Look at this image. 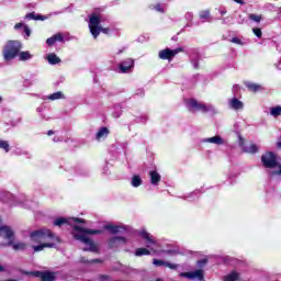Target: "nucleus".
<instances>
[{"label":"nucleus","instance_id":"f257e3e1","mask_svg":"<svg viewBox=\"0 0 281 281\" xmlns=\"http://www.w3.org/2000/svg\"><path fill=\"white\" fill-rule=\"evenodd\" d=\"M32 243H38L40 245L33 246L35 252L43 251L45 247L54 249L56 245H59L60 237L56 236L49 228H41L30 234Z\"/></svg>","mask_w":281,"mask_h":281},{"label":"nucleus","instance_id":"f03ea898","mask_svg":"<svg viewBox=\"0 0 281 281\" xmlns=\"http://www.w3.org/2000/svg\"><path fill=\"white\" fill-rule=\"evenodd\" d=\"M102 231L100 229H91V228H82V226L75 225L72 227V236L75 240H79V243H83L86 245V248H83V251H91L92 254H98L100 251V248L95 243H93L89 236H95L98 234H101Z\"/></svg>","mask_w":281,"mask_h":281},{"label":"nucleus","instance_id":"7ed1b4c3","mask_svg":"<svg viewBox=\"0 0 281 281\" xmlns=\"http://www.w3.org/2000/svg\"><path fill=\"white\" fill-rule=\"evenodd\" d=\"M186 106L190 113H210V115H218V109L210 103L189 99L186 101Z\"/></svg>","mask_w":281,"mask_h":281},{"label":"nucleus","instance_id":"20e7f679","mask_svg":"<svg viewBox=\"0 0 281 281\" xmlns=\"http://www.w3.org/2000/svg\"><path fill=\"white\" fill-rule=\"evenodd\" d=\"M88 19H89V22H88L89 30L93 38H98L101 32L103 34L111 33V29L103 27L102 24H100L103 21L102 15L92 13L88 16Z\"/></svg>","mask_w":281,"mask_h":281},{"label":"nucleus","instance_id":"39448f33","mask_svg":"<svg viewBox=\"0 0 281 281\" xmlns=\"http://www.w3.org/2000/svg\"><path fill=\"white\" fill-rule=\"evenodd\" d=\"M23 49V44L19 41H8L2 47V56L4 63H11L19 56V53Z\"/></svg>","mask_w":281,"mask_h":281},{"label":"nucleus","instance_id":"423d86ee","mask_svg":"<svg viewBox=\"0 0 281 281\" xmlns=\"http://www.w3.org/2000/svg\"><path fill=\"white\" fill-rule=\"evenodd\" d=\"M261 164L265 166V168H279L278 171H276V175H281V161L278 159V156L273 154V151H267L261 156Z\"/></svg>","mask_w":281,"mask_h":281},{"label":"nucleus","instance_id":"0eeeda50","mask_svg":"<svg viewBox=\"0 0 281 281\" xmlns=\"http://www.w3.org/2000/svg\"><path fill=\"white\" fill-rule=\"evenodd\" d=\"M20 273L23 276H32L33 278H41L42 281H54L56 279L53 272L26 271L21 269Z\"/></svg>","mask_w":281,"mask_h":281},{"label":"nucleus","instance_id":"6e6552de","mask_svg":"<svg viewBox=\"0 0 281 281\" xmlns=\"http://www.w3.org/2000/svg\"><path fill=\"white\" fill-rule=\"evenodd\" d=\"M181 52H183V48H165L158 53V58H160V60H169L170 63L175 56H177V54H181Z\"/></svg>","mask_w":281,"mask_h":281},{"label":"nucleus","instance_id":"1a4fd4ad","mask_svg":"<svg viewBox=\"0 0 281 281\" xmlns=\"http://www.w3.org/2000/svg\"><path fill=\"white\" fill-rule=\"evenodd\" d=\"M135 68V60L127 58L120 63L119 71L120 74H132L133 69Z\"/></svg>","mask_w":281,"mask_h":281},{"label":"nucleus","instance_id":"9d476101","mask_svg":"<svg viewBox=\"0 0 281 281\" xmlns=\"http://www.w3.org/2000/svg\"><path fill=\"white\" fill-rule=\"evenodd\" d=\"M128 243L126 237H111L108 240L109 249H117L119 247H124Z\"/></svg>","mask_w":281,"mask_h":281},{"label":"nucleus","instance_id":"9b49d317","mask_svg":"<svg viewBox=\"0 0 281 281\" xmlns=\"http://www.w3.org/2000/svg\"><path fill=\"white\" fill-rule=\"evenodd\" d=\"M180 278H187L188 280H204L203 270L199 269L192 272H182L180 273Z\"/></svg>","mask_w":281,"mask_h":281},{"label":"nucleus","instance_id":"f8f14e48","mask_svg":"<svg viewBox=\"0 0 281 281\" xmlns=\"http://www.w3.org/2000/svg\"><path fill=\"white\" fill-rule=\"evenodd\" d=\"M13 29L15 30V32H21L25 41H27V38L32 36V30L23 22L16 23Z\"/></svg>","mask_w":281,"mask_h":281},{"label":"nucleus","instance_id":"ddd939ff","mask_svg":"<svg viewBox=\"0 0 281 281\" xmlns=\"http://www.w3.org/2000/svg\"><path fill=\"white\" fill-rule=\"evenodd\" d=\"M139 236H142V238H144V240L146 241L147 249H153V246L157 247V240H155V237H153L150 233L146 231H140Z\"/></svg>","mask_w":281,"mask_h":281},{"label":"nucleus","instance_id":"4468645a","mask_svg":"<svg viewBox=\"0 0 281 281\" xmlns=\"http://www.w3.org/2000/svg\"><path fill=\"white\" fill-rule=\"evenodd\" d=\"M200 142L201 144H214L215 146H223V144H225V139H223V137L220 135L202 138Z\"/></svg>","mask_w":281,"mask_h":281},{"label":"nucleus","instance_id":"2eb2a0df","mask_svg":"<svg viewBox=\"0 0 281 281\" xmlns=\"http://www.w3.org/2000/svg\"><path fill=\"white\" fill-rule=\"evenodd\" d=\"M239 145L244 153H249L250 155H256V153H258V146L256 144L245 145V139H243V137H239Z\"/></svg>","mask_w":281,"mask_h":281},{"label":"nucleus","instance_id":"dca6fc26","mask_svg":"<svg viewBox=\"0 0 281 281\" xmlns=\"http://www.w3.org/2000/svg\"><path fill=\"white\" fill-rule=\"evenodd\" d=\"M69 221H74V223H85L83 218L71 217L67 220L65 217H58L53 222V225H55L56 227H63V225L69 223Z\"/></svg>","mask_w":281,"mask_h":281},{"label":"nucleus","instance_id":"f3484780","mask_svg":"<svg viewBox=\"0 0 281 281\" xmlns=\"http://www.w3.org/2000/svg\"><path fill=\"white\" fill-rule=\"evenodd\" d=\"M104 229H108V232L111 234H124V232L127 231V227L122 224L121 225L108 224L104 226Z\"/></svg>","mask_w":281,"mask_h":281},{"label":"nucleus","instance_id":"a211bd4d","mask_svg":"<svg viewBox=\"0 0 281 281\" xmlns=\"http://www.w3.org/2000/svg\"><path fill=\"white\" fill-rule=\"evenodd\" d=\"M0 236L3 238H7L9 241L12 240V236H14V232L10 226L1 225V218H0Z\"/></svg>","mask_w":281,"mask_h":281},{"label":"nucleus","instance_id":"6ab92c4d","mask_svg":"<svg viewBox=\"0 0 281 281\" xmlns=\"http://www.w3.org/2000/svg\"><path fill=\"white\" fill-rule=\"evenodd\" d=\"M229 109H233L234 111H243L245 109V103L243 101L238 100L236 97L231 99L228 101Z\"/></svg>","mask_w":281,"mask_h":281},{"label":"nucleus","instance_id":"aec40b11","mask_svg":"<svg viewBox=\"0 0 281 281\" xmlns=\"http://www.w3.org/2000/svg\"><path fill=\"white\" fill-rule=\"evenodd\" d=\"M109 133L110 131L108 130V127H100L98 130V132L95 133V139L97 142H102L104 139H106V137H109Z\"/></svg>","mask_w":281,"mask_h":281},{"label":"nucleus","instance_id":"412c9836","mask_svg":"<svg viewBox=\"0 0 281 281\" xmlns=\"http://www.w3.org/2000/svg\"><path fill=\"white\" fill-rule=\"evenodd\" d=\"M199 196H201V190L198 189L191 193L181 195L180 199H182L183 201H196V199H199Z\"/></svg>","mask_w":281,"mask_h":281},{"label":"nucleus","instance_id":"4be33fe9","mask_svg":"<svg viewBox=\"0 0 281 281\" xmlns=\"http://www.w3.org/2000/svg\"><path fill=\"white\" fill-rule=\"evenodd\" d=\"M18 58L21 60V63H25L26 60H32L34 58V55L31 54L30 50H23L18 53Z\"/></svg>","mask_w":281,"mask_h":281},{"label":"nucleus","instance_id":"5701e85b","mask_svg":"<svg viewBox=\"0 0 281 281\" xmlns=\"http://www.w3.org/2000/svg\"><path fill=\"white\" fill-rule=\"evenodd\" d=\"M149 178L151 186H159V181H161V175L159 172L155 170L149 171Z\"/></svg>","mask_w":281,"mask_h":281},{"label":"nucleus","instance_id":"b1692460","mask_svg":"<svg viewBox=\"0 0 281 281\" xmlns=\"http://www.w3.org/2000/svg\"><path fill=\"white\" fill-rule=\"evenodd\" d=\"M224 281H240V272L237 270L231 271L224 277Z\"/></svg>","mask_w":281,"mask_h":281},{"label":"nucleus","instance_id":"393cba45","mask_svg":"<svg viewBox=\"0 0 281 281\" xmlns=\"http://www.w3.org/2000/svg\"><path fill=\"white\" fill-rule=\"evenodd\" d=\"M245 85L248 91H252L254 93H257V91H262L265 89L261 85L254 83L251 81H247Z\"/></svg>","mask_w":281,"mask_h":281},{"label":"nucleus","instance_id":"a878e982","mask_svg":"<svg viewBox=\"0 0 281 281\" xmlns=\"http://www.w3.org/2000/svg\"><path fill=\"white\" fill-rule=\"evenodd\" d=\"M8 246H12L14 251H24L26 249L27 245L25 243H15L11 239L7 244Z\"/></svg>","mask_w":281,"mask_h":281},{"label":"nucleus","instance_id":"bb28decb","mask_svg":"<svg viewBox=\"0 0 281 281\" xmlns=\"http://www.w3.org/2000/svg\"><path fill=\"white\" fill-rule=\"evenodd\" d=\"M166 8H168V5H166V3H156V4L149 5L150 10H155L156 12H159L160 14H166Z\"/></svg>","mask_w":281,"mask_h":281},{"label":"nucleus","instance_id":"cd10ccee","mask_svg":"<svg viewBox=\"0 0 281 281\" xmlns=\"http://www.w3.org/2000/svg\"><path fill=\"white\" fill-rule=\"evenodd\" d=\"M45 58L49 65H58L60 63V57H58V55H56L55 53L46 55Z\"/></svg>","mask_w":281,"mask_h":281},{"label":"nucleus","instance_id":"c85d7f7f","mask_svg":"<svg viewBox=\"0 0 281 281\" xmlns=\"http://www.w3.org/2000/svg\"><path fill=\"white\" fill-rule=\"evenodd\" d=\"M44 100H50L52 102H54L55 100H65V93H63L61 91H57L53 94L47 95L46 98H44Z\"/></svg>","mask_w":281,"mask_h":281},{"label":"nucleus","instance_id":"c756f323","mask_svg":"<svg viewBox=\"0 0 281 281\" xmlns=\"http://www.w3.org/2000/svg\"><path fill=\"white\" fill-rule=\"evenodd\" d=\"M13 155H16V157H26V159H32V154L25 149L16 148L13 151Z\"/></svg>","mask_w":281,"mask_h":281},{"label":"nucleus","instance_id":"7c9ffc66","mask_svg":"<svg viewBox=\"0 0 281 281\" xmlns=\"http://www.w3.org/2000/svg\"><path fill=\"white\" fill-rule=\"evenodd\" d=\"M199 18L201 19L202 23H205L207 21H212V16L210 15V10H204L199 13Z\"/></svg>","mask_w":281,"mask_h":281},{"label":"nucleus","instance_id":"2f4dec72","mask_svg":"<svg viewBox=\"0 0 281 281\" xmlns=\"http://www.w3.org/2000/svg\"><path fill=\"white\" fill-rule=\"evenodd\" d=\"M24 19H26L27 21H45V16L41 15V14H34V13H27Z\"/></svg>","mask_w":281,"mask_h":281},{"label":"nucleus","instance_id":"473e14b6","mask_svg":"<svg viewBox=\"0 0 281 281\" xmlns=\"http://www.w3.org/2000/svg\"><path fill=\"white\" fill-rule=\"evenodd\" d=\"M142 183H144V180H142V177H139L137 175L132 177V180H131L132 188H139V186H142Z\"/></svg>","mask_w":281,"mask_h":281},{"label":"nucleus","instance_id":"72a5a7b5","mask_svg":"<svg viewBox=\"0 0 281 281\" xmlns=\"http://www.w3.org/2000/svg\"><path fill=\"white\" fill-rule=\"evenodd\" d=\"M79 262H81L82 265H98L102 262V259H86L85 257H80Z\"/></svg>","mask_w":281,"mask_h":281},{"label":"nucleus","instance_id":"f704fd0d","mask_svg":"<svg viewBox=\"0 0 281 281\" xmlns=\"http://www.w3.org/2000/svg\"><path fill=\"white\" fill-rule=\"evenodd\" d=\"M135 256L140 258L142 256H150V250L148 248H137L135 250Z\"/></svg>","mask_w":281,"mask_h":281},{"label":"nucleus","instance_id":"c9c22d12","mask_svg":"<svg viewBox=\"0 0 281 281\" xmlns=\"http://www.w3.org/2000/svg\"><path fill=\"white\" fill-rule=\"evenodd\" d=\"M270 115H272V117H280L281 115V106L277 105L270 109Z\"/></svg>","mask_w":281,"mask_h":281},{"label":"nucleus","instance_id":"e433bc0d","mask_svg":"<svg viewBox=\"0 0 281 281\" xmlns=\"http://www.w3.org/2000/svg\"><path fill=\"white\" fill-rule=\"evenodd\" d=\"M0 150H4V153H10V143L8 140L0 139Z\"/></svg>","mask_w":281,"mask_h":281},{"label":"nucleus","instance_id":"4c0bfd02","mask_svg":"<svg viewBox=\"0 0 281 281\" xmlns=\"http://www.w3.org/2000/svg\"><path fill=\"white\" fill-rule=\"evenodd\" d=\"M248 19H250V21H254L255 23H260L262 21V15L250 13L248 15Z\"/></svg>","mask_w":281,"mask_h":281},{"label":"nucleus","instance_id":"58836bf2","mask_svg":"<svg viewBox=\"0 0 281 281\" xmlns=\"http://www.w3.org/2000/svg\"><path fill=\"white\" fill-rule=\"evenodd\" d=\"M53 38L55 40V43H63V41H65V36L63 35V33H57L53 35Z\"/></svg>","mask_w":281,"mask_h":281},{"label":"nucleus","instance_id":"ea45409f","mask_svg":"<svg viewBox=\"0 0 281 281\" xmlns=\"http://www.w3.org/2000/svg\"><path fill=\"white\" fill-rule=\"evenodd\" d=\"M166 262L164 260H159V259H154L153 260V265H155V267H166Z\"/></svg>","mask_w":281,"mask_h":281},{"label":"nucleus","instance_id":"a19ab883","mask_svg":"<svg viewBox=\"0 0 281 281\" xmlns=\"http://www.w3.org/2000/svg\"><path fill=\"white\" fill-rule=\"evenodd\" d=\"M43 111H45V105H40V106L36 109V112L40 113L42 120H47V117H45V114H43Z\"/></svg>","mask_w":281,"mask_h":281},{"label":"nucleus","instance_id":"79ce46f5","mask_svg":"<svg viewBox=\"0 0 281 281\" xmlns=\"http://www.w3.org/2000/svg\"><path fill=\"white\" fill-rule=\"evenodd\" d=\"M252 32L255 36H257V38H262V30L256 27V29H252Z\"/></svg>","mask_w":281,"mask_h":281},{"label":"nucleus","instance_id":"37998d69","mask_svg":"<svg viewBox=\"0 0 281 281\" xmlns=\"http://www.w3.org/2000/svg\"><path fill=\"white\" fill-rule=\"evenodd\" d=\"M231 43H234L235 45H245V42H243L240 38L238 37H233L231 40Z\"/></svg>","mask_w":281,"mask_h":281},{"label":"nucleus","instance_id":"c03bdc74","mask_svg":"<svg viewBox=\"0 0 281 281\" xmlns=\"http://www.w3.org/2000/svg\"><path fill=\"white\" fill-rule=\"evenodd\" d=\"M46 45L52 47V45H56V41L54 40V36L46 40Z\"/></svg>","mask_w":281,"mask_h":281},{"label":"nucleus","instance_id":"a18cd8bd","mask_svg":"<svg viewBox=\"0 0 281 281\" xmlns=\"http://www.w3.org/2000/svg\"><path fill=\"white\" fill-rule=\"evenodd\" d=\"M184 19L190 22L194 19V14L192 12H187Z\"/></svg>","mask_w":281,"mask_h":281},{"label":"nucleus","instance_id":"49530a36","mask_svg":"<svg viewBox=\"0 0 281 281\" xmlns=\"http://www.w3.org/2000/svg\"><path fill=\"white\" fill-rule=\"evenodd\" d=\"M165 267H168L169 269H173L175 270V269H178L179 266L177 263H170V262L167 261L165 263Z\"/></svg>","mask_w":281,"mask_h":281},{"label":"nucleus","instance_id":"de8ad7c7","mask_svg":"<svg viewBox=\"0 0 281 281\" xmlns=\"http://www.w3.org/2000/svg\"><path fill=\"white\" fill-rule=\"evenodd\" d=\"M121 115H122V109L117 106L116 111L113 113V117H120Z\"/></svg>","mask_w":281,"mask_h":281},{"label":"nucleus","instance_id":"09e8293b","mask_svg":"<svg viewBox=\"0 0 281 281\" xmlns=\"http://www.w3.org/2000/svg\"><path fill=\"white\" fill-rule=\"evenodd\" d=\"M207 263V259H201L198 261V267L203 268Z\"/></svg>","mask_w":281,"mask_h":281},{"label":"nucleus","instance_id":"8fccbe9b","mask_svg":"<svg viewBox=\"0 0 281 281\" xmlns=\"http://www.w3.org/2000/svg\"><path fill=\"white\" fill-rule=\"evenodd\" d=\"M89 175H90L89 170H87V169H81V171H80V176H81V177H89Z\"/></svg>","mask_w":281,"mask_h":281},{"label":"nucleus","instance_id":"3c124183","mask_svg":"<svg viewBox=\"0 0 281 281\" xmlns=\"http://www.w3.org/2000/svg\"><path fill=\"white\" fill-rule=\"evenodd\" d=\"M191 63H192L194 69H199V60L192 59Z\"/></svg>","mask_w":281,"mask_h":281},{"label":"nucleus","instance_id":"603ef678","mask_svg":"<svg viewBox=\"0 0 281 281\" xmlns=\"http://www.w3.org/2000/svg\"><path fill=\"white\" fill-rule=\"evenodd\" d=\"M218 12H220V14H221L222 16H225V14H227V9L222 8V9L218 10Z\"/></svg>","mask_w":281,"mask_h":281},{"label":"nucleus","instance_id":"864d4df0","mask_svg":"<svg viewBox=\"0 0 281 281\" xmlns=\"http://www.w3.org/2000/svg\"><path fill=\"white\" fill-rule=\"evenodd\" d=\"M235 1V3H239V5H245V1L244 0H233Z\"/></svg>","mask_w":281,"mask_h":281},{"label":"nucleus","instance_id":"5fc2aeb1","mask_svg":"<svg viewBox=\"0 0 281 281\" xmlns=\"http://www.w3.org/2000/svg\"><path fill=\"white\" fill-rule=\"evenodd\" d=\"M238 89H240V87L239 86H233V91H238Z\"/></svg>","mask_w":281,"mask_h":281},{"label":"nucleus","instance_id":"6e6d98bb","mask_svg":"<svg viewBox=\"0 0 281 281\" xmlns=\"http://www.w3.org/2000/svg\"><path fill=\"white\" fill-rule=\"evenodd\" d=\"M54 133H55L54 130H49V131L47 132V135H48V136H52V135H54Z\"/></svg>","mask_w":281,"mask_h":281},{"label":"nucleus","instance_id":"4d7b16f0","mask_svg":"<svg viewBox=\"0 0 281 281\" xmlns=\"http://www.w3.org/2000/svg\"><path fill=\"white\" fill-rule=\"evenodd\" d=\"M53 142H60V137H58V136H55L54 138H53Z\"/></svg>","mask_w":281,"mask_h":281},{"label":"nucleus","instance_id":"13d9d810","mask_svg":"<svg viewBox=\"0 0 281 281\" xmlns=\"http://www.w3.org/2000/svg\"><path fill=\"white\" fill-rule=\"evenodd\" d=\"M5 271V268L3 266H0V272Z\"/></svg>","mask_w":281,"mask_h":281},{"label":"nucleus","instance_id":"bf43d9fd","mask_svg":"<svg viewBox=\"0 0 281 281\" xmlns=\"http://www.w3.org/2000/svg\"><path fill=\"white\" fill-rule=\"evenodd\" d=\"M103 175H109V172H106V167L103 169Z\"/></svg>","mask_w":281,"mask_h":281},{"label":"nucleus","instance_id":"052dcab7","mask_svg":"<svg viewBox=\"0 0 281 281\" xmlns=\"http://www.w3.org/2000/svg\"><path fill=\"white\" fill-rule=\"evenodd\" d=\"M187 27H192V23H187Z\"/></svg>","mask_w":281,"mask_h":281},{"label":"nucleus","instance_id":"680f3d73","mask_svg":"<svg viewBox=\"0 0 281 281\" xmlns=\"http://www.w3.org/2000/svg\"><path fill=\"white\" fill-rule=\"evenodd\" d=\"M1 102H3V97L0 95V104H1Z\"/></svg>","mask_w":281,"mask_h":281},{"label":"nucleus","instance_id":"e2e57ef3","mask_svg":"<svg viewBox=\"0 0 281 281\" xmlns=\"http://www.w3.org/2000/svg\"><path fill=\"white\" fill-rule=\"evenodd\" d=\"M148 120V117L147 116H144V122H146Z\"/></svg>","mask_w":281,"mask_h":281},{"label":"nucleus","instance_id":"0e129e2a","mask_svg":"<svg viewBox=\"0 0 281 281\" xmlns=\"http://www.w3.org/2000/svg\"><path fill=\"white\" fill-rule=\"evenodd\" d=\"M56 14H63V12L59 11V12H57Z\"/></svg>","mask_w":281,"mask_h":281},{"label":"nucleus","instance_id":"69168bd1","mask_svg":"<svg viewBox=\"0 0 281 281\" xmlns=\"http://www.w3.org/2000/svg\"><path fill=\"white\" fill-rule=\"evenodd\" d=\"M168 254H172V250H168Z\"/></svg>","mask_w":281,"mask_h":281},{"label":"nucleus","instance_id":"338daca9","mask_svg":"<svg viewBox=\"0 0 281 281\" xmlns=\"http://www.w3.org/2000/svg\"><path fill=\"white\" fill-rule=\"evenodd\" d=\"M277 69H280V67H279V66H277Z\"/></svg>","mask_w":281,"mask_h":281}]
</instances>
